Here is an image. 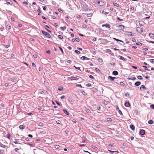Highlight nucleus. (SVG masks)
<instances>
[{"label": "nucleus", "mask_w": 154, "mask_h": 154, "mask_svg": "<svg viewBox=\"0 0 154 154\" xmlns=\"http://www.w3.org/2000/svg\"><path fill=\"white\" fill-rule=\"evenodd\" d=\"M42 33L44 35H45V36H46L47 37L50 38L51 37V35L48 32H45V31H43L42 30Z\"/></svg>", "instance_id": "obj_1"}, {"label": "nucleus", "mask_w": 154, "mask_h": 154, "mask_svg": "<svg viewBox=\"0 0 154 154\" xmlns=\"http://www.w3.org/2000/svg\"><path fill=\"white\" fill-rule=\"evenodd\" d=\"M97 4H98L100 5H104V2L101 1H100V0H97Z\"/></svg>", "instance_id": "obj_2"}, {"label": "nucleus", "mask_w": 154, "mask_h": 154, "mask_svg": "<svg viewBox=\"0 0 154 154\" xmlns=\"http://www.w3.org/2000/svg\"><path fill=\"white\" fill-rule=\"evenodd\" d=\"M68 79L70 80H77L79 79V78L73 76L68 77Z\"/></svg>", "instance_id": "obj_3"}, {"label": "nucleus", "mask_w": 154, "mask_h": 154, "mask_svg": "<svg viewBox=\"0 0 154 154\" xmlns=\"http://www.w3.org/2000/svg\"><path fill=\"white\" fill-rule=\"evenodd\" d=\"M136 31L140 33L143 32V29L140 27H138L136 28Z\"/></svg>", "instance_id": "obj_4"}, {"label": "nucleus", "mask_w": 154, "mask_h": 154, "mask_svg": "<svg viewBox=\"0 0 154 154\" xmlns=\"http://www.w3.org/2000/svg\"><path fill=\"white\" fill-rule=\"evenodd\" d=\"M119 28V29L120 30H123L124 29L125 27L123 25H120L118 26Z\"/></svg>", "instance_id": "obj_5"}, {"label": "nucleus", "mask_w": 154, "mask_h": 154, "mask_svg": "<svg viewBox=\"0 0 154 154\" xmlns=\"http://www.w3.org/2000/svg\"><path fill=\"white\" fill-rule=\"evenodd\" d=\"M126 34L128 36H133L134 35V34L131 32H126Z\"/></svg>", "instance_id": "obj_6"}, {"label": "nucleus", "mask_w": 154, "mask_h": 154, "mask_svg": "<svg viewBox=\"0 0 154 154\" xmlns=\"http://www.w3.org/2000/svg\"><path fill=\"white\" fill-rule=\"evenodd\" d=\"M139 23L140 26H143L144 24V22L142 20L139 21Z\"/></svg>", "instance_id": "obj_7"}, {"label": "nucleus", "mask_w": 154, "mask_h": 154, "mask_svg": "<svg viewBox=\"0 0 154 154\" xmlns=\"http://www.w3.org/2000/svg\"><path fill=\"white\" fill-rule=\"evenodd\" d=\"M140 134L141 135H144L145 134V132L144 130H141L140 131Z\"/></svg>", "instance_id": "obj_8"}, {"label": "nucleus", "mask_w": 154, "mask_h": 154, "mask_svg": "<svg viewBox=\"0 0 154 154\" xmlns=\"http://www.w3.org/2000/svg\"><path fill=\"white\" fill-rule=\"evenodd\" d=\"M102 27H106L108 28H110V26L109 24H105L102 25Z\"/></svg>", "instance_id": "obj_9"}, {"label": "nucleus", "mask_w": 154, "mask_h": 154, "mask_svg": "<svg viewBox=\"0 0 154 154\" xmlns=\"http://www.w3.org/2000/svg\"><path fill=\"white\" fill-rule=\"evenodd\" d=\"M125 105L126 107H129L130 106V103L128 102H126L125 103Z\"/></svg>", "instance_id": "obj_10"}, {"label": "nucleus", "mask_w": 154, "mask_h": 154, "mask_svg": "<svg viewBox=\"0 0 154 154\" xmlns=\"http://www.w3.org/2000/svg\"><path fill=\"white\" fill-rule=\"evenodd\" d=\"M141 84L140 82H137L135 83L134 85L137 86H138L140 85Z\"/></svg>", "instance_id": "obj_11"}, {"label": "nucleus", "mask_w": 154, "mask_h": 154, "mask_svg": "<svg viewBox=\"0 0 154 154\" xmlns=\"http://www.w3.org/2000/svg\"><path fill=\"white\" fill-rule=\"evenodd\" d=\"M25 127V126L23 125H20L19 126V128L20 129H23Z\"/></svg>", "instance_id": "obj_12"}, {"label": "nucleus", "mask_w": 154, "mask_h": 154, "mask_svg": "<svg viewBox=\"0 0 154 154\" xmlns=\"http://www.w3.org/2000/svg\"><path fill=\"white\" fill-rule=\"evenodd\" d=\"M109 79L110 80L112 81H113L116 78L115 77H112L111 76H109L108 77Z\"/></svg>", "instance_id": "obj_13"}, {"label": "nucleus", "mask_w": 154, "mask_h": 154, "mask_svg": "<svg viewBox=\"0 0 154 154\" xmlns=\"http://www.w3.org/2000/svg\"><path fill=\"white\" fill-rule=\"evenodd\" d=\"M143 89L144 90L146 89V87L143 85H141L140 87V89Z\"/></svg>", "instance_id": "obj_14"}, {"label": "nucleus", "mask_w": 154, "mask_h": 154, "mask_svg": "<svg viewBox=\"0 0 154 154\" xmlns=\"http://www.w3.org/2000/svg\"><path fill=\"white\" fill-rule=\"evenodd\" d=\"M130 128L132 130H134L135 129L134 126L133 125H130Z\"/></svg>", "instance_id": "obj_15"}, {"label": "nucleus", "mask_w": 154, "mask_h": 154, "mask_svg": "<svg viewBox=\"0 0 154 154\" xmlns=\"http://www.w3.org/2000/svg\"><path fill=\"white\" fill-rule=\"evenodd\" d=\"M81 60H86V59H88V60H89V59L87 57H86L85 56H82V57H81Z\"/></svg>", "instance_id": "obj_16"}, {"label": "nucleus", "mask_w": 154, "mask_h": 154, "mask_svg": "<svg viewBox=\"0 0 154 154\" xmlns=\"http://www.w3.org/2000/svg\"><path fill=\"white\" fill-rule=\"evenodd\" d=\"M63 112L65 113L67 115H69V112L66 109H63Z\"/></svg>", "instance_id": "obj_17"}, {"label": "nucleus", "mask_w": 154, "mask_h": 154, "mask_svg": "<svg viewBox=\"0 0 154 154\" xmlns=\"http://www.w3.org/2000/svg\"><path fill=\"white\" fill-rule=\"evenodd\" d=\"M113 74L115 75H117L118 74V72L117 71H114L112 72Z\"/></svg>", "instance_id": "obj_18"}, {"label": "nucleus", "mask_w": 154, "mask_h": 154, "mask_svg": "<svg viewBox=\"0 0 154 154\" xmlns=\"http://www.w3.org/2000/svg\"><path fill=\"white\" fill-rule=\"evenodd\" d=\"M149 35L151 38L154 37V34L152 33H150L149 34Z\"/></svg>", "instance_id": "obj_19"}, {"label": "nucleus", "mask_w": 154, "mask_h": 154, "mask_svg": "<svg viewBox=\"0 0 154 154\" xmlns=\"http://www.w3.org/2000/svg\"><path fill=\"white\" fill-rule=\"evenodd\" d=\"M148 122L149 124H152L153 123L154 121L152 120H150L148 121Z\"/></svg>", "instance_id": "obj_20"}, {"label": "nucleus", "mask_w": 154, "mask_h": 154, "mask_svg": "<svg viewBox=\"0 0 154 154\" xmlns=\"http://www.w3.org/2000/svg\"><path fill=\"white\" fill-rule=\"evenodd\" d=\"M7 2L8 4L11 5H12V2L11 0H7Z\"/></svg>", "instance_id": "obj_21"}, {"label": "nucleus", "mask_w": 154, "mask_h": 154, "mask_svg": "<svg viewBox=\"0 0 154 154\" xmlns=\"http://www.w3.org/2000/svg\"><path fill=\"white\" fill-rule=\"evenodd\" d=\"M61 29V30L62 31H64L65 29H66V26H64V27H60V28Z\"/></svg>", "instance_id": "obj_22"}, {"label": "nucleus", "mask_w": 154, "mask_h": 154, "mask_svg": "<svg viewBox=\"0 0 154 154\" xmlns=\"http://www.w3.org/2000/svg\"><path fill=\"white\" fill-rule=\"evenodd\" d=\"M9 80L11 81L14 82L15 81V79L14 78H12L9 79Z\"/></svg>", "instance_id": "obj_23"}, {"label": "nucleus", "mask_w": 154, "mask_h": 154, "mask_svg": "<svg viewBox=\"0 0 154 154\" xmlns=\"http://www.w3.org/2000/svg\"><path fill=\"white\" fill-rule=\"evenodd\" d=\"M98 61L100 63H102L103 62V59L101 58H98Z\"/></svg>", "instance_id": "obj_24"}, {"label": "nucleus", "mask_w": 154, "mask_h": 154, "mask_svg": "<svg viewBox=\"0 0 154 154\" xmlns=\"http://www.w3.org/2000/svg\"><path fill=\"white\" fill-rule=\"evenodd\" d=\"M113 5H114V6H116L117 7H118L119 6V4H117L116 2H113Z\"/></svg>", "instance_id": "obj_25"}, {"label": "nucleus", "mask_w": 154, "mask_h": 154, "mask_svg": "<svg viewBox=\"0 0 154 154\" xmlns=\"http://www.w3.org/2000/svg\"><path fill=\"white\" fill-rule=\"evenodd\" d=\"M119 57H120V59H121V60H123L124 61H125V58L122 57V56H119Z\"/></svg>", "instance_id": "obj_26"}, {"label": "nucleus", "mask_w": 154, "mask_h": 154, "mask_svg": "<svg viewBox=\"0 0 154 154\" xmlns=\"http://www.w3.org/2000/svg\"><path fill=\"white\" fill-rule=\"evenodd\" d=\"M82 28H83L86 29V28H87L88 26L84 24L82 26Z\"/></svg>", "instance_id": "obj_27"}, {"label": "nucleus", "mask_w": 154, "mask_h": 154, "mask_svg": "<svg viewBox=\"0 0 154 154\" xmlns=\"http://www.w3.org/2000/svg\"><path fill=\"white\" fill-rule=\"evenodd\" d=\"M113 39H115V40L117 41H120V42H123V41L121 40H120L118 39H117V38H113Z\"/></svg>", "instance_id": "obj_28"}, {"label": "nucleus", "mask_w": 154, "mask_h": 154, "mask_svg": "<svg viewBox=\"0 0 154 154\" xmlns=\"http://www.w3.org/2000/svg\"><path fill=\"white\" fill-rule=\"evenodd\" d=\"M38 11V15H40V13H41V10L40 8H38L37 10Z\"/></svg>", "instance_id": "obj_29"}, {"label": "nucleus", "mask_w": 154, "mask_h": 154, "mask_svg": "<svg viewBox=\"0 0 154 154\" xmlns=\"http://www.w3.org/2000/svg\"><path fill=\"white\" fill-rule=\"evenodd\" d=\"M92 16V13L88 14L87 15V16L88 17H91Z\"/></svg>", "instance_id": "obj_30"}, {"label": "nucleus", "mask_w": 154, "mask_h": 154, "mask_svg": "<svg viewBox=\"0 0 154 154\" xmlns=\"http://www.w3.org/2000/svg\"><path fill=\"white\" fill-rule=\"evenodd\" d=\"M63 89V87H61L59 88H58V90L59 91H62Z\"/></svg>", "instance_id": "obj_31"}, {"label": "nucleus", "mask_w": 154, "mask_h": 154, "mask_svg": "<svg viewBox=\"0 0 154 154\" xmlns=\"http://www.w3.org/2000/svg\"><path fill=\"white\" fill-rule=\"evenodd\" d=\"M109 103V102L105 100L104 102V104L106 105H107Z\"/></svg>", "instance_id": "obj_32"}, {"label": "nucleus", "mask_w": 154, "mask_h": 154, "mask_svg": "<svg viewBox=\"0 0 154 154\" xmlns=\"http://www.w3.org/2000/svg\"><path fill=\"white\" fill-rule=\"evenodd\" d=\"M107 121H112V119L111 118H108L107 119Z\"/></svg>", "instance_id": "obj_33"}, {"label": "nucleus", "mask_w": 154, "mask_h": 154, "mask_svg": "<svg viewBox=\"0 0 154 154\" xmlns=\"http://www.w3.org/2000/svg\"><path fill=\"white\" fill-rule=\"evenodd\" d=\"M86 112L87 113H90L91 112V111L89 109H87L86 110Z\"/></svg>", "instance_id": "obj_34"}, {"label": "nucleus", "mask_w": 154, "mask_h": 154, "mask_svg": "<svg viewBox=\"0 0 154 154\" xmlns=\"http://www.w3.org/2000/svg\"><path fill=\"white\" fill-rule=\"evenodd\" d=\"M150 62L152 63H154V59H151L150 60Z\"/></svg>", "instance_id": "obj_35"}, {"label": "nucleus", "mask_w": 154, "mask_h": 154, "mask_svg": "<svg viewBox=\"0 0 154 154\" xmlns=\"http://www.w3.org/2000/svg\"><path fill=\"white\" fill-rule=\"evenodd\" d=\"M74 51L75 53L78 54H79L80 53V51L78 50H75Z\"/></svg>", "instance_id": "obj_36"}, {"label": "nucleus", "mask_w": 154, "mask_h": 154, "mask_svg": "<svg viewBox=\"0 0 154 154\" xmlns=\"http://www.w3.org/2000/svg\"><path fill=\"white\" fill-rule=\"evenodd\" d=\"M58 37L60 39H63V36L61 35H59L58 36Z\"/></svg>", "instance_id": "obj_37"}, {"label": "nucleus", "mask_w": 154, "mask_h": 154, "mask_svg": "<svg viewBox=\"0 0 154 154\" xmlns=\"http://www.w3.org/2000/svg\"><path fill=\"white\" fill-rule=\"evenodd\" d=\"M137 78L140 80H141L143 79V77L141 76H138L137 77Z\"/></svg>", "instance_id": "obj_38"}, {"label": "nucleus", "mask_w": 154, "mask_h": 154, "mask_svg": "<svg viewBox=\"0 0 154 154\" xmlns=\"http://www.w3.org/2000/svg\"><path fill=\"white\" fill-rule=\"evenodd\" d=\"M43 124L42 122H39L38 124V125L40 126H43Z\"/></svg>", "instance_id": "obj_39"}, {"label": "nucleus", "mask_w": 154, "mask_h": 154, "mask_svg": "<svg viewBox=\"0 0 154 154\" xmlns=\"http://www.w3.org/2000/svg\"><path fill=\"white\" fill-rule=\"evenodd\" d=\"M7 137L9 139H10V137H11V135H10V134H8L7 135Z\"/></svg>", "instance_id": "obj_40"}, {"label": "nucleus", "mask_w": 154, "mask_h": 154, "mask_svg": "<svg viewBox=\"0 0 154 154\" xmlns=\"http://www.w3.org/2000/svg\"><path fill=\"white\" fill-rule=\"evenodd\" d=\"M0 146L2 148H5V146L4 145L2 144L1 143L0 144Z\"/></svg>", "instance_id": "obj_41"}, {"label": "nucleus", "mask_w": 154, "mask_h": 154, "mask_svg": "<svg viewBox=\"0 0 154 154\" xmlns=\"http://www.w3.org/2000/svg\"><path fill=\"white\" fill-rule=\"evenodd\" d=\"M60 147V146L59 145H57L55 146V148L56 149H59Z\"/></svg>", "instance_id": "obj_42"}, {"label": "nucleus", "mask_w": 154, "mask_h": 154, "mask_svg": "<svg viewBox=\"0 0 154 154\" xmlns=\"http://www.w3.org/2000/svg\"><path fill=\"white\" fill-rule=\"evenodd\" d=\"M131 78H130L129 79H130L131 80H135L136 79V78L135 77H131Z\"/></svg>", "instance_id": "obj_43"}, {"label": "nucleus", "mask_w": 154, "mask_h": 154, "mask_svg": "<svg viewBox=\"0 0 154 154\" xmlns=\"http://www.w3.org/2000/svg\"><path fill=\"white\" fill-rule=\"evenodd\" d=\"M108 151L111 152H118V151H112V150H108Z\"/></svg>", "instance_id": "obj_44"}, {"label": "nucleus", "mask_w": 154, "mask_h": 154, "mask_svg": "<svg viewBox=\"0 0 154 154\" xmlns=\"http://www.w3.org/2000/svg\"><path fill=\"white\" fill-rule=\"evenodd\" d=\"M136 44L137 45H142V43L141 42H137L136 43Z\"/></svg>", "instance_id": "obj_45"}, {"label": "nucleus", "mask_w": 154, "mask_h": 154, "mask_svg": "<svg viewBox=\"0 0 154 154\" xmlns=\"http://www.w3.org/2000/svg\"><path fill=\"white\" fill-rule=\"evenodd\" d=\"M150 107L151 109H154V104L151 105L150 106Z\"/></svg>", "instance_id": "obj_46"}, {"label": "nucleus", "mask_w": 154, "mask_h": 154, "mask_svg": "<svg viewBox=\"0 0 154 154\" xmlns=\"http://www.w3.org/2000/svg\"><path fill=\"white\" fill-rule=\"evenodd\" d=\"M6 27L7 28H8V29H10L11 28V26L9 25H7L6 26Z\"/></svg>", "instance_id": "obj_47"}, {"label": "nucleus", "mask_w": 154, "mask_h": 154, "mask_svg": "<svg viewBox=\"0 0 154 154\" xmlns=\"http://www.w3.org/2000/svg\"><path fill=\"white\" fill-rule=\"evenodd\" d=\"M95 70L96 72H100V70L97 68H95Z\"/></svg>", "instance_id": "obj_48"}, {"label": "nucleus", "mask_w": 154, "mask_h": 154, "mask_svg": "<svg viewBox=\"0 0 154 154\" xmlns=\"http://www.w3.org/2000/svg\"><path fill=\"white\" fill-rule=\"evenodd\" d=\"M82 93L85 96H86L87 95V94L86 92H85L84 91H82Z\"/></svg>", "instance_id": "obj_49"}, {"label": "nucleus", "mask_w": 154, "mask_h": 154, "mask_svg": "<svg viewBox=\"0 0 154 154\" xmlns=\"http://www.w3.org/2000/svg\"><path fill=\"white\" fill-rule=\"evenodd\" d=\"M118 111L119 113L121 115H122L123 114L122 112L120 110H119Z\"/></svg>", "instance_id": "obj_50"}, {"label": "nucleus", "mask_w": 154, "mask_h": 154, "mask_svg": "<svg viewBox=\"0 0 154 154\" xmlns=\"http://www.w3.org/2000/svg\"><path fill=\"white\" fill-rule=\"evenodd\" d=\"M74 67H75V69H78L80 71H81L80 68V67H77L75 66H74Z\"/></svg>", "instance_id": "obj_51"}, {"label": "nucleus", "mask_w": 154, "mask_h": 154, "mask_svg": "<svg viewBox=\"0 0 154 154\" xmlns=\"http://www.w3.org/2000/svg\"><path fill=\"white\" fill-rule=\"evenodd\" d=\"M86 85L87 86H88V87H90L91 86V84L90 83H88V84H87Z\"/></svg>", "instance_id": "obj_52"}, {"label": "nucleus", "mask_w": 154, "mask_h": 154, "mask_svg": "<svg viewBox=\"0 0 154 154\" xmlns=\"http://www.w3.org/2000/svg\"><path fill=\"white\" fill-rule=\"evenodd\" d=\"M10 46V45H7L5 46V48H8Z\"/></svg>", "instance_id": "obj_53"}, {"label": "nucleus", "mask_w": 154, "mask_h": 154, "mask_svg": "<svg viewBox=\"0 0 154 154\" xmlns=\"http://www.w3.org/2000/svg\"><path fill=\"white\" fill-rule=\"evenodd\" d=\"M102 13H103V14H108V13L107 12H106V11H103V12H102Z\"/></svg>", "instance_id": "obj_54"}, {"label": "nucleus", "mask_w": 154, "mask_h": 154, "mask_svg": "<svg viewBox=\"0 0 154 154\" xmlns=\"http://www.w3.org/2000/svg\"><path fill=\"white\" fill-rule=\"evenodd\" d=\"M86 145V144H80L79 145V146H85Z\"/></svg>", "instance_id": "obj_55"}, {"label": "nucleus", "mask_w": 154, "mask_h": 154, "mask_svg": "<svg viewBox=\"0 0 154 154\" xmlns=\"http://www.w3.org/2000/svg\"><path fill=\"white\" fill-rule=\"evenodd\" d=\"M117 19L119 21H122L123 20L122 19H121L119 17H118Z\"/></svg>", "instance_id": "obj_56"}, {"label": "nucleus", "mask_w": 154, "mask_h": 154, "mask_svg": "<svg viewBox=\"0 0 154 154\" xmlns=\"http://www.w3.org/2000/svg\"><path fill=\"white\" fill-rule=\"evenodd\" d=\"M32 66L33 67H36V65H35V63H32Z\"/></svg>", "instance_id": "obj_57"}, {"label": "nucleus", "mask_w": 154, "mask_h": 154, "mask_svg": "<svg viewBox=\"0 0 154 154\" xmlns=\"http://www.w3.org/2000/svg\"><path fill=\"white\" fill-rule=\"evenodd\" d=\"M60 120H58L56 121L57 123L58 124H60Z\"/></svg>", "instance_id": "obj_58"}, {"label": "nucleus", "mask_w": 154, "mask_h": 154, "mask_svg": "<svg viewBox=\"0 0 154 154\" xmlns=\"http://www.w3.org/2000/svg\"><path fill=\"white\" fill-rule=\"evenodd\" d=\"M89 77L92 79H94V76L92 75H90L89 76Z\"/></svg>", "instance_id": "obj_59"}, {"label": "nucleus", "mask_w": 154, "mask_h": 154, "mask_svg": "<svg viewBox=\"0 0 154 154\" xmlns=\"http://www.w3.org/2000/svg\"><path fill=\"white\" fill-rule=\"evenodd\" d=\"M76 86H78V87H81V88H82V85H78V84H77V85H76Z\"/></svg>", "instance_id": "obj_60"}, {"label": "nucleus", "mask_w": 154, "mask_h": 154, "mask_svg": "<svg viewBox=\"0 0 154 154\" xmlns=\"http://www.w3.org/2000/svg\"><path fill=\"white\" fill-rule=\"evenodd\" d=\"M97 109L98 110H100V106H98L97 107Z\"/></svg>", "instance_id": "obj_61"}, {"label": "nucleus", "mask_w": 154, "mask_h": 154, "mask_svg": "<svg viewBox=\"0 0 154 154\" xmlns=\"http://www.w3.org/2000/svg\"><path fill=\"white\" fill-rule=\"evenodd\" d=\"M19 150V149L18 148H16L14 149V150L16 152H17Z\"/></svg>", "instance_id": "obj_62"}, {"label": "nucleus", "mask_w": 154, "mask_h": 154, "mask_svg": "<svg viewBox=\"0 0 154 154\" xmlns=\"http://www.w3.org/2000/svg\"><path fill=\"white\" fill-rule=\"evenodd\" d=\"M46 53L48 54H50L51 52L50 50H48L46 51Z\"/></svg>", "instance_id": "obj_63"}, {"label": "nucleus", "mask_w": 154, "mask_h": 154, "mask_svg": "<svg viewBox=\"0 0 154 154\" xmlns=\"http://www.w3.org/2000/svg\"><path fill=\"white\" fill-rule=\"evenodd\" d=\"M77 17L79 18H82V16L81 15H78L77 16Z\"/></svg>", "instance_id": "obj_64"}]
</instances>
